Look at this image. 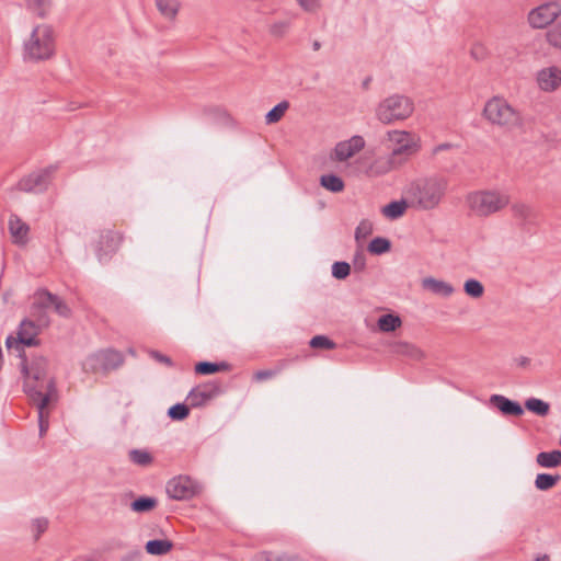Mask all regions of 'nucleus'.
I'll return each instance as SVG.
<instances>
[{
    "mask_svg": "<svg viewBox=\"0 0 561 561\" xmlns=\"http://www.w3.org/2000/svg\"><path fill=\"white\" fill-rule=\"evenodd\" d=\"M404 190V196L410 199V208L428 211L436 209L448 190V179L440 174H430L410 181Z\"/></svg>",
    "mask_w": 561,
    "mask_h": 561,
    "instance_id": "nucleus-1",
    "label": "nucleus"
},
{
    "mask_svg": "<svg viewBox=\"0 0 561 561\" xmlns=\"http://www.w3.org/2000/svg\"><path fill=\"white\" fill-rule=\"evenodd\" d=\"M56 41L57 35L51 25L47 23L35 25L23 42V60L41 62L51 59L56 55Z\"/></svg>",
    "mask_w": 561,
    "mask_h": 561,
    "instance_id": "nucleus-2",
    "label": "nucleus"
},
{
    "mask_svg": "<svg viewBox=\"0 0 561 561\" xmlns=\"http://www.w3.org/2000/svg\"><path fill=\"white\" fill-rule=\"evenodd\" d=\"M482 116L494 127L513 131L524 127L522 113L503 96H493L484 104Z\"/></svg>",
    "mask_w": 561,
    "mask_h": 561,
    "instance_id": "nucleus-3",
    "label": "nucleus"
},
{
    "mask_svg": "<svg viewBox=\"0 0 561 561\" xmlns=\"http://www.w3.org/2000/svg\"><path fill=\"white\" fill-rule=\"evenodd\" d=\"M382 144L389 150V156L401 165L407 163L421 149L420 138L408 130H388Z\"/></svg>",
    "mask_w": 561,
    "mask_h": 561,
    "instance_id": "nucleus-4",
    "label": "nucleus"
},
{
    "mask_svg": "<svg viewBox=\"0 0 561 561\" xmlns=\"http://www.w3.org/2000/svg\"><path fill=\"white\" fill-rule=\"evenodd\" d=\"M469 209L479 217H488L505 208L510 196L500 191H477L468 194Z\"/></svg>",
    "mask_w": 561,
    "mask_h": 561,
    "instance_id": "nucleus-5",
    "label": "nucleus"
},
{
    "mask_svg": "<svg viewBox=\"0 0 561 561\" xmlns=\"http://www.w3.org/2000/svg\"><path fill=\"white\" fill-rule=\"evenodd\" d=\"M414 111L413 101L404 95L393 94L382 100L376 108V117L382 124H392L409 118Z\"/></svg>",
    "mask_w": 561,
    "mask_h": 561,
    "instance_id": "nucleus-6",
    "label": "nucleus"
},
{
    "mask_svg": "<svg viewBox=\"0 0 561 561\" xmlns=\"http://www.w3.org/2000/svg\"><path fill=\"white\" fill-rule=\"evenodd\" d=\"M47 359L42 356L34 357L30 365L25 357L22 358L21 370L25 376V392L28 385L31 387H35L37 390H42L43 393L47 392L46 386L49 381L55 385V381L51 378H47Z\"/></svg>",
    "mask_w": 561,
    "mask_h": 561,
    "instance_id": "nucleus-7",
    "label": "nucleus"
},
{
    "mask_svg": "<svg viewBox=\"0 0 561 561\" xmlns=\"http://www.w3.org/2000/svg\"><path fill=\"white\" fill-rule=\"evenodd\" d=\"M124 363V356L115 350L99 351L87 357L84 368L93 373H107L118 368Z\"/></svg>",
    "mask_w": 561,
    "mask_h": 561,
    "instance_id": "nucleus-8",
    "label": "nucleus"
},
{
    "mask_svg": "<svg viewBox=\"0 0 561 561\" xmlns=\"http://www.w3.org/2000/svg\"><path fill=\"white\" fill-rule=\"evenodd\" d=\"M47 392L43 393L42 390H37L35 387H31L30 385L26 388V393L32 400V402L36 405L38 411V425H39V435L43 436L49 426L48 422V413L46 412V408L51 400L53 396L56 393V387L51 381L47 383Z\"/></svg>",
    "mask_w": 561,
    "mask_h": 561,
    "instance_id": "nucleus-9",
    "label": "nucleus"
},
{
    "mask_svg": "<svg viewBox=\"0 0 561 561\" xmlns=\"http://www.w3.org/2000/svg\"><path fill=\"white\" fill-rule=\"evenodd\" d=\"M201 485L188 476H178L168 481L165 491L170 499L186 501L201 492Z\"/></svg>",
    "mask_w": 561,
    "mask_h": 561,
    "instance_id": "nucleus-10",
    "label": "nucleus"
},
{
    "mask_svg": "<svg viewBox=\"0 0 561 561\" xmlns=\"http://www.w3.org/2000/svg\"><path fill=\"white\" fill-rule=\"evenodd\" d=\"M55 171L56 167L50 165L33 172L19 182V188L27 193H42L48 187Z\"/></svg>",
    "mask_w": 561,
    "mask_h": 561,
    "instance_id": "nucleus-11",
    "label": "nucleus"
},
{
    "mask_svg": "<svg viewBox=\"0 0 561 561\" xmlns=\"http://www.w3.org/2000/svg\"><path fill=\"white\" fill-rule=\"evenodd\" d=\"M560 14L561 5L558 2H548L533 9L528 14V21L534 28H543Z\"/></svg>",
    "mask_w": 561,
    "mask_h": 561,
    "instance_id": "nucleus-12",
    "label": "nucleus"
},
{
    "mask_svg": "<svg viewBox=\"0 0 561 561\" xmlns=\"http://www.w3.org/2000/svg\"><path fill=\"white\" fill-rule=\"evenodd\" d=\"M123 236L117 231L106 230L100 234L95 247L96 256L100 262L107 261L118 250Z\"/></svg>",
    "mask_w": 561,
    "mask_h": 561,
    "instance_id": "nucleus-13",
    "label": "nucleus"
},
{
    "mask_svg": "<svg viewBox=\"0 0 561 561\" xmlns=\"http://www.w3.org/2000/svg\"><path fill=\"white\" fill-rule=\"evenodd\" d=\"M220 393V386L216 382H207L193 388L187 399L192 407L197 408L206 404Z\"/></svg>",
    "mask_w": 561,
    "mask_h": 561,
    "instance_id": "nucleus-14",
    "label": "nucleus"
},
{
    "mask_svg": "<svg viewBox=\"0 0 561 561\" xmlns=\"http://www.w3.org/2000/svg\"><path fill=\"white\" fill-rule=\"evenodd\" d=\"M365 147L362 136H353L348 140L340 141L334 148V157L337 161H346Z\"/></svg>",
    "mask_w": 561,
    "mask_h": 561,
    "instance_id": "nucleus-15",
    "label": "nucleus"
},
{
    "mask_svg": "<svg viewBox=\"0 0 561 561\" xmlns=\"http://www.w3.org/2000/svg\"><path fill=\"white\" fill-rule=\"evenodd\" d=\"M390 352L397 356H403L411 360L421 362L426 357L425 352L416 344L407 341H396L389 344Z\"/></svg>",
    "mask_w": 561,
    "mask_h": 561,
    "instance_id": "nucleus-16",
    "label": "nucleus"
},
{
    "mask_svg": "<svg viewBox=\"0 0 561 561\" xmlns=\"http://www.w3.org/2000/svg\"><path fill=\"white\" fill-rule=\"evenodd\" d=\"M537 81L541 90L554 91L561 84V69L556 66L545 68L538 72Z\"/></svg>",
    "mask_w": 561,
    "mask_h": 561,
    "instance_id": "nucleus-17",
    "label": "nucleus"
},
{
    "mask_svg": "<svg viewBox=\"0 0 561 561\" xmlns=\"http://www.w3.org/2000/svg\"><path fill=\"white\" fill-rule=\"evenodd\" d=\"M402 167L391 156H381L376 158L367 168L366 174L368 176H381L398 168Z\"/></svg>",
    "mask_w": 561,
    "mask_h": 561,
    "instance_id": "nucleus-18",
    "label": "nucleus"
},
{
    "mask_svg": "<svg viewBox=\"0 0 561 561\" xmlns=\"http://www.w3.org/2000/svg\"><path fill=\"white\" fill-rule=\"evenodd\" d=\"M490 402L497 408L504 415L519 416L524 413L522 405L502 394H492Z\"/></svg>",
    "mask_w": 561,
    "mask_h": 561,
    "instance_id": "nucleus-19",
    "label": "nucleus"
},
{
    "mask_svg": "<svg viewBox=\"0 0 561 561\" xmlns=\"http://www.w3.org/2000/svg\"><path fill=\"white\" fill-rule=\"evenodd\" d=\"M25 328L33 329V322L28 320H24L21 322L20 330L18 332V339H13L9 336L5 341L7 347L11 348L13 344L16 345H25V346H34L38 344V340L34 335H25Z\"/></svg>",
    "mask_w": 561,
    "mask_h": 561,
    "instance_id": "nucleus-20",
    "label": "nucleus"
},
{
    "mask_svg": "<svg viewBox=\"0 0 561 561\" xmlns=\"http://www.w3.org/2000/svg\"><path fill=\"white\" fill-rule=\"evenodd\" d=\"M9 230L14 243L25 244L27 241L28 226L18 216L12 215L9 219Z\"/></svg>",
    "mask_w": 561,
    "mask_h": 561,
    "instance_id": "nucleus-21",
    "label": "nucleus"
},
{
    "mask_svg": "<svg viewBox=\"0 0 561 561\" xmlns=\"http://www.w3.org/2000/svg\"><path fill=\"white\" fill-rule=\"evenodd\" d=\"M408 208H410V199L403 195L400 201H393L386 205L382 208V214L390 219H397L403 216Z\"/></svg>",
    "mask_w": 561,
    "mask_h": 561,
    "instance_id": "nucleus-22",
    "label": "nucleus"
},
{
    "mask_svg": "<svg viewBox=\"0 0 561 561\" xmlns=\"http://www.w3.org/2000/svg\"><path fill=\"white\" fill-rule=\"evenodd\" d=\"M423 287L443 297H449L454 293V287L450 284L433 277L423 279Z\"/></svg>",
    "mask_w": 561,
    "mask_h": 561,
    "instance_id": "nucleus-23",
    "label": "nucleus"
},
{
    "mask_svg": "<svg viewBox=\"0 0 561 561\" xmlns=\"http://www.w3.org/2000/svg\"><path fill=\"white\" fill-rule=\"evenodd\" d=\"M154 2L161 15L170 21L175 20L181 8L179 0H154Z\"/></svg>",
    "mask_w": 561,
    "mask_h": 561,
    "instance_id": "nucleus-24",
    "label": "nucleus"
},
{
    "mask_svg": "<svg viewBox=\"0 0 561 561\" xmlns=\"http://www.w3.org/2000/svg\"><path fill=\"white\" fill-rule=\"evenodd\" d=\"M536 461L543 468L558 467L561 465V450L541 451L537 455Z\"/></svg>",
    "mask_w": 561,
    "mask_h": 561,
    "instance_id": "nucleus-25",
    "label": "nucleus"
},
{
    "mask_svg": "<svg viewBox=\"0 0 561 561\" xmlns=\"http://www.w3.org/2000/svg\"><path fill=\"white\" fill-rule=\"evenodd\" d=\"M173 547V543L170 540H160V539H153L149 540L146 543V551L149 554L153 556H162L168 553Z\"/></svg>",
    "mask_w": 561,
    "mask_h": 561,
    "instance_id": "nucleus-26",
    "label": "nucleus"
},
{
    "mask_svg": "<svg viewBox=\"0 0 561 561\" xmlns=\"http://www.w3.org/2000/svg\"><path fill=\"white\" fill-rule=\"evenodd\" d=\"M158 505L156 497L140 496L131 502L130 508L136 513H147L154 510Z\"/></svg>",
    "mask_w": 561,
    "mask_h": 561,
    "instance_id": "nucleus-27",
    "label": "nucleus"
},
{
    "mask_svg": "<svg viewBox=\"0 0 561 561\" xmlns=\"http://www.w3.org/2000/svg\"><path fill=\"white\" fill-rule=\"evenodd\" d=\"M229 368V365L225 362L221 363H210V362H199L195 365V373L199 375H211L218 371H224Z\"/></svg>",
    "mask_w": 561,
    "mask_h": 561,
    "instance_id": "nucleus-28",
    "label": "nucleus"
},
{
    "mask_svg": "<svg viewBox=\"0 0 561 561\" xmlns=\"http://www.w3.org/2000/svg\"><path fill=\"white\" fill-rule=\"evenodd\" d=\"M128 458L139 467H149L153 462L152 455L146 449H131L128 453Z\"/></svg>",
    "mask_w": 561,
    "mask_h": 561,
    "instance_id": "nucleus-29",
    "label": "nucleus"
},
{
    "mask_svg": "<svg viewBox=\"0 0 561 561\" xmlns=\"http://www.w3.org/2000/svg\"><path fill=\"white\" fill-rule=\"evenodd\" d=\"M402 321L399 316L387 313L378 319V328L382 332H392L400 328Z\"/></svg>",
    "mask_w": 561,
    "mask_h": 561,
    "instance_id": "nucleus-30",
    "label": "nucleus"
},
{
    "mask_svg": "<svg viewBox=\"0 0 561 561\" xmlns=\"http://www.w3.org/2000/svg\"><path fill=\"white\" fill-rule=\"evenodd\" d=\"M54 294L46 289H41L35 294V300L33 302V309L36 311H41L43 309H47L51 307L53 301L55 299Z\"/></svg>",
    "mask_w": 561,
    "mask_h": 561,
    "instance_id": "nucleus-31",
    "label": "nucleus"
},
{
    "mask_svg": "<svg viewBox=\"0 0 561 561\" xmlns=\"http://www.w3.org/2000/svg\"><path fill=\"white\" fill-rule=\"evenodd\" d=\"M53 0H25L26 8L38 18H45L51 7Z\"/></svg>",
    "mask_w": 561,
    "mask_h": 561,
    "instance_id": "nucleus-32",
    "label": "nucleus"
},
{
    "mask_svg": "<svg viewBox=\"0 0 561 561\" xmlns=\"http://www.w3.org/2000/svg\"><path fill=\"white\" fill-rule=\"evenodd\" d=\"M320 183L324 188H327L333 193H339L344 190L343 180L340 176L334 175V174L322 175L320 179Z\"/></svg>",
    "mask_w": 561,
    "mask_h": 561,
    "instance_id": "nucleus-33",
    "label": "nucleus"
},
{
    "mask_svg": "<svg viewBox=\"0 0 561 561\" xmlns=\"http://www.w3.org/2000/svg\"><path fill=\"white\" fill-rule=\"evenodd\" d=\"M525 408L539 416H546L550 411L549 403L537 398L527 399L525 401Z\"/></svg>",
    "mask_w": 561,
    "mask_h": 561,
    "instance_id": "nucleus-34",
    "label": "nucleus"
},
{
    "mask_svg": "<svg viewBox=\"0 0 561 561\" xmlns=\"http://www.w3.org/2000/svg\"><path fill=\"white\" fill-rule=\"evenodd\" d=\"M288 107L289 103L287 101L279 102L265 115L266 124H275L279 122L282 117L285 115V112L288 110Z\"/></svg>",
    "mask_w": 561,
    "mask_h": 561,
    "instance_id": "nucleus-35",
    "label": "nucleus"
},
{
    "mask_svg": "<svg viewBox=\"0 0 561 561\" xmlns=\"http://www.w3.org/2000/svg\"><path fill=\"white\" fill-rule=\"evenodd\" d=\"M560 480V476H552L548 473H539L536 477L535 485L538 490L547 491L553 488L558 481Z\"/></svg>",
    "mask_w": 561,
    "mask_h": 561,
    "instance_id": "nucleus-36",
    "label": "nucleus"
},
{
    "mask_svg": "<svg viewBox=\"0 0 561 561\" xmlns=\"http://www.w3.org/2000/svg\"><path fill=\"white\" fill-rule=\"evenodd\" d=\"M391 243L388 239L377 237L368 244V251L374 254H382L390 250Z\"/></svg>",
    "mask_w": 561,
    "mask_h": 561,
    "instance_id": "nucleus-37",
    "label": "nucleus"
},
{
    "mask_svg": "<svg viewBox=\"0 0 561 561\" xmlns=\"http://www.w3.org/2000/svg\"><path fill=\"white\" fill-rule=\"evenodd\" d=\"M463 289L465 293L472 298H480L484 293L483 285L473 278L466 280Z\"/></svg>",
    "mask_w": 561,
    "mask_h": 561,
    "instance_id": "nucleus-38",
    "label": "nucleus"
},
{
    "mask_svg": "<svg viewBox=\"0 0 561 561\" xmlns=\"http://www.w3.org/2000/svg\"><path fill=\"white\" fill-rule=\"evenodd\" d=\"M190 414V409L187 405L183 404V403H176L174 405H172L169 411H168V415L169 417H171L172 420H176V421H182L184 419H186Z\"/></svg>",
    "mask_w": 561,
    "mask_h": 561,
    "instance_id": "nucleus-39",
    "label": "nucleus"
},
{
    "mask_svg": "<svg viewBox=\"0 0 561 561\" xmlns=\"http://www.w3.org/2000/svg\"><path fill=\"white\" fill-rule=\"evenodd\" d=\"M48 524V519L45 517H39L32 520L31 530L35 541H37L41 535L47 530Z\"/></svg>",
    "mask_w": 561,
    "mask_h": 561,
    "instance_id": "nucleus-40",
    "label": "nucleus"
},
{
    "mask_svg": "<svg viewBox=\"0 0 561 561\" xmlns=\"http://www.w3.org/2000/svg\"><path fill=\"white\" fill-rule=\"evenodd\" d=\"M309 345L312 348H324V350H333L336 346V344L332 340H330L329 337H327L324 335L313 336L310 340Z\"/></svg>",
    "mask_w": 561,
    "mask_h": 561,
    "instance_id": "nucleus-41",
    "label": "nucleus"
},
{
    "mask_svg": "<svg viewBox=\"0 0 561 561\" xmlns=\"http://www.w3.org/2000/svg\"><path fill=\"white\" fill-rule=\"evenodd\" d=\"M351 273V266L347 262H335L332 265V275L336 279H344Z\"/></svg>",
    "mask_w": 561,
    "mask_h": 561,
    "instance_id": "nucleus-42",
    "label": "nucleus"
},
{
    "mask_svg": "<svg viewBox=\"0 0 561 561\" xmlns=\"http://www.w3.org/2000/svg\"><path fill=\"white\" fill-rule=\"evenodd\" d=\"M289 25V21H277L270 26V33L275 37H283L287 33Z\"/></svg>",
    "mask_w": 561,
    "mask_h": 561,
    "instance_id": "nucleus-43",
    "label": "nucleus"
},
{
    "mask_svg": "<svg viewBox=\"0 0 561 561\" xmlns=\"http://www.w3.org/2000/svg\"><path fill=\"white\" fill-rule=\"evenodd\" d=\"M51 306L54 307V310L56 311V313H58L60 317L69 318L71 316V309L57 295L55 296V299H54Z\"/></svg>",
    "mask_w": 561,
    "mask_h": 561,
    "instance_id": "nucleus-44",
    "label": "nucleus"
},
{
    "mask_svg": "<svg viewBox=\"0 0 561 561\" xmlns=\"http://www.w3.org/2000/svg\"><path fill=\"white\" fill-rule=\"evenodd\" d=\"M373 232V224L369 220H362L355 230L357 240L368 237Z\"/></svg>",
    "mask_w": 561,
    "mask_h": 561,
    "instance_id": "nucleus-45",
    "label": "nucleus"
},
{
    "mask_svg": "<svg viewBox=\"0 0 561 561\" xmlns=\"http://www.w3.org/2000/svg\"><path fill=\"white\" fill-rule=\"evenodd\" d=\"M548 41L554 47L561 48V22L548 32Z\"/></svg>",
    "mask_w": 561,
    "mask_h": 561,
    "instance_id": "nucleus-46",
    "label": "nucleus"
},
{
    "mask_svg": "<svg viewBox=\"0 0 561 561\" xmlns=\"http://www.w3.org/2000/svg\"><path fill=\"white\" fill-rule=\"evenodd\" d=\"M512 211H513V215L516 217V218H520V219H527L530 214H531V209L528 205L526 204H514L512 206Z\"/></svg>",
    "mask_w": 561,
    "mask_h": 561,
    "instance_id": "nucleus-47",
    "label": "nucleus"
},
{
    "mask_svg": "<svg viewBox=\"0 0 561 561\" xmlns=\"http://www.w3.org/2000/svg\"><path fill=\"white\" fill-rule=\"evenodd\" d=\"M471 56L477 60H482L486 56L485 47L482 44H474L470 50Z\"/></svg>",
    "mask_w": 561,
    "mask_h": 561,
    "instance_id": "nucleus-48",
    "label": "nucleus"
},
{
    "mask_svg": "<svg viewBox=\"0 0 561 561\" xmlns=\"http://www.w3.org/2000/svg\"><path fill=\"white\" fill-rule=\"evenodd\" d=\"M277 374L276 370L266 369V370H257L253 375V379L257 382L273 378Z\"/></svg>",
    "mask_w": 561,
    "mask_h": 561,
    "instance_id": "nucleus-49",
    "label": "nucleus"
},
{
    "mask_svg": "<svg viewBox=\"0 0 561 561\" xmlns=\"http://www.w3.org/2000/svg\"><path fill=\"white\" fill-rule=\"evenodd\" d=\"M150 356L152 358H154L157 362L162 363V364H164L167 366H172L173 365V362H172V359L169 356L163 355V354L159 353L158 351H151L150 352Z\"/></svg>",
    "mask_w": 561,
    "mask_h": 561,
    "instance_id": "nucleus-50",
    "label": "nucleus"
},
{
    "mask_svg": "<svg viewBox=\"0 0 561 561\" xmlns=\"http://www.w3.org/2000/svg\"><path fill=\"white\" fill-rule=\"evenodd\" d=\"M299 5L308 12L314 11L319 5V0H297Z\"/></svg>",
    "mask_w": 561,
    "mask_h": 561,
    "instance_id": "nucleus-51",
    "label": "nucleus"
},
{
    "mask_svg": "<svg viewBox=\"0 0 561 561\" xmlns=\"http://www.w3.org/2000/svg\"><path fill=\"white\" fill-rule=\"evenodd\" d=\"M260 560L261 561H300L298 558L296 557H287V556H284V557H277V558H273L271 557L270 554L267 553H264L260 557Z\"/></svg>",
    "mask_w": 561,
    "mask_h": 561,
    "instance_id": "nucleus-52",
    "label": "nucleus"
},
{
    "mask_svg": "<svg viewBox=\"0 0 561 561\" xmlns=\"http://www.w3.org/2000/svg\"><path fill=\"white\" fill-rule=\"evenodd\" d=\"M451 147H453V146H451V144H448V142L440 144V145H438V146L434 147V149H433V153H434V154H437L439 151H442V150H447V149H449V148H451Z\"/></svg>",
    "mask_w": 561,
    "mask_h": 561,
    "instance_id": "nucleus-53",
    "label": "nucleus"
},
{
    "mask_svg": "<svg viewBox=\"0 0 561 561\" xmlns=\"http://www.w3.org/2000/svg\"><path fill=\"white\" fill-rule=\"evenodd\" d=\"M529 358L528 357H525V356H522L518 358V365L519 366H526L529 364Z\"/></svg>",
    "mask_w": 561,
    "mask_h": 561,
    "instance_id": "nucleus-54",
    "label": "nucleus"
},
{
    "mask_svg": "<svg viewBox=\"0 0 561 561\" xmlns=\"http://www.w3.org/2000/svg\"><path fill=\"white\" fill-rule=\"evenodd\" d=\"M37 332H36V329H35V325L33 324V329L31 328H25V335H34L36 336Z\"/></svg>",
    "mask_w": 561,
    "mask_h": 561,
    "instance_id": "nucleus-55",
    "label": "nucleus"
},
{
    "mask_svg": "<svg viewBox=\"0 0 561 561\" xmlns=\"http://www.w3.org/2000/svg\"><path fill=\"white\" fill-rule=\"evenodd\" d=\"M370 81H371V78H370V77H367V78L363 81V88H364V89H368Z\"/></svg>",
    "mask_w": 561,
    "mask_h": 561,
    "instance_id": "nucleus-56",
    "label": "nucleus"
},
{
    "mask_svg": "<svg viewBox=\"0 0 561 561\" xmlns=\"http://www.w3.org/2000/svg\"><path fill=\"white\" fill-rule=\"evenodd\" d=\"M321 47V44L319 41H314L313 44H312V48L313 50H319Z\"/></svg>",
    "mask_w": 561,
    "mask_h": 561,
    "instance_id": "nucleus-57",
    "label": "nucleus"
},
{
    "mask_svg": "<svg viewBox=\"0 0 561 561\" xmlns=\"http://www.w3.org/2000/svg\"><path fill=\"white\" fill-rule=\"evenodd\" d=\"M536 561H549L548 557L547 556H543L541 558H537Z\"/></svg>",
    "mask_w": 561,
    "mask_h": 561,
    "instance_id": "nucleus-58",
    "label": "nucleus"
}]
</instances>
